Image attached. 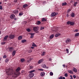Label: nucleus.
Listing matches in <instances>:
<instances>
[{
  "label": "nucleus",
  "mask_w": 79,
  "mask_h": 79,
  "mask_svg": "<svg viewBox=\"0 0 79 79\" xmlns=\"http://www.w3.org/2000/svg\"><path fill=\"white\" fill-rule=\"evenodd\" d=\"M62 79H65V77H63L62 78Z\"/></svg>",
  "instance_id": "63"
},
{
  "label": "nucleus",
  "mask_w": 79,
  "mask_h": 79,
  "mask_svg": "<svg viewBox=\"0 0 79 79\" xmlns=\"http://www.w3.org/2000/svg\"><path fill=\"white\" fill-rule=\"evenodd\" d=\"M3 58H6V56L4 55L3 57Z\"/></svg>",
  "instance_id": "52"
},
{
  "label": "nucleus",
  "mask_w": 79,
  "mask_h": 79,
  "mask_svg": "<svg viewBox=\"0 0 79 79\" xmlns=\"http://www.w3.org/2000/svg\"><path fill=\"white\" fill-rule=\"evenodd\" d=\"M42 21H47V19H45L44 18H43L42 19Z\"/></svg>",
  "instance_id": "26"
},
{
  "label": "nucleus",
  "mask_w": 79,
  "mask_h": 79,
  "mask_svg": "<svg viewBox=\"0 0 79 79\" xmlns=\"http://www.w3.org/2000/svg\"><path fill=\"white\" fill-rule=\"evenodd\" d=\"M59 35H60V34L58 33V34H57L55 35V37H58Z\"/></svg>",
  "instance_id": "23"
},
{
  "label": "nucleus",
  "mask_w": 79,
  "mask_h": 79,
  "mask_svg": "<svg viewBox=\"0 0 79 79\" xmlns=\"http://www.w3.org/2000/svg\"><path fill=\"white\" fill-rule=\"evenodd\" d=\"M10 17L11 19H14L15 17V15L14 14H12L10 16Z\"/></svg>",
  "instance_id": "8"
},
{
  "label": "nucleus",
  "mask_w": 79,
  "mask_h": 79,
  "mask_svg": "<svg viewBox=\"0 0 79 79\" xmlns=\"http://www.w3.org/2000/svg\"><path fill=\"white\" fill-rule=\"evenodd\" d=\"M63 67H65V64L63 65Z\"/></svg>",
  "instance_id": "60"
},
{
  "label": "nucleus",
  "mask_w": 79,
  "mask_h": 79,
  "mask_svg": "<svg viewBox=\"0 0 79 79\" xmlns=\"http://www.w3.org/2000/svg\"><path fill=\"white\" fill-rule=\"evenodd\" d=\"M44 29V27H41L40 30H43Z\"/></svg>",
  "instance_id": "41"
},
{
  "label": "nucleus",
  "mask_w": 79,
  "mask_h": 79,
  "mask_svg": "<svg viewBox=\"0 0 79 79\" xmlns=\"http://www.w3.org/2000/svg\"><path fill=\"white\" fill-rule=\"evenodd\" d=\"M30 52H29V53H31V52H32V51L31 50H30Z\"/></svg>",
  "instance_id": "55"
},
{
  "label": "nucleus",
  "mask_w": 79,
  "mask_h": 79,
  "mask_svg": "<svg viewBox=\"0 0 79 79\" xmlns=\"http://www.w3.org/2000/svg\"><path fill=\"white\" fill-rule=\"evenodd\" d=\"M33 31L36 32V33H39V31H38V28L37 27L33 28Z\"/></svg>",
  "instance_id": "2"
},
{
  "label": "nucleus",
  "mask_w": 79,
  "mask_h": 79,
  "mask_svg": "<svg viewBox=\"0 0 79 79\" xmlns=\"http://www.w3.org/2000/svg\"><path fill=\"white\" fill-rule=\"evenodd\" d=\"M21 70V69H20V68L19 67H18L17 69L16 70V71L17 72H18L19 71H20V70Z\"/></svg>",
  "instance_id": "17"
},
{
  "label": "nucleus",
  "mask_w": 79,
  "mask_h": 79,
  "mask_svg": "<svg viewBox=\"0 0 79 79\" xmlns=\"http://www.w3.org/2000/svg\"><path fill=\"white\" fill-rule=\"evenodd\" d=\"M25 61V60L24 59H22L20 60V61L22 63H23V62H24Z\"/></svg>",
  "instance_id": "25"
},
{
  "label": "nucleus",
  "mask_w": 79,
  "mask_h": 79,
  "mask_svg": "<svg viewBox=\"0 0 79 79\" xmlns=\"http://www.w3.org/2000/svg\"><path fill=\"white\" fill-rule=\"evenodd\" d=\"M18 13V10H16L13 11L14 14H17Z\"/></svg>",
  "instance_id": "11"
},
{
  "label": "nucleus",
  "mask_w": 79,
  "mask_h": 79,
  "mask_svg": "<svg viewBox=\"0 0 79 79\" xmlns=\"http://www.w3.org/2000/svg\"><path fill=\"white\" fill-rule=\"evenodd\" d=\"M74 32H78V30L76 29L75 30Z\"/></svg>",
  "instance_id": "51"
},
{
  "label": "nucleus",
  "mask_w": 79,
  "mask_h": 79,
  "mask_svg": "<svg viewBox=\"0 0 79 79\" xmlns=\"http://www.w3.org/2000/svg\"><path fill=\"white\" fill-rule=\"evenodd\" d=\"M8 37V35L6 36L4 38V40H6L7 38Z\"/></svg>",
  "instance_id": "28"
},
{
  "label": "nucleus",
  "mask_w": 79,
  "mask_h": 79,
  "mask_svg": "<svg viewBox=\"0 0 79 79\" xmlns=\"http://www.w3.org/2000/svg\"><path fill=\"white\" fill-rule=\"evenodd\" d=\"M27 32H30L31 31V30L29 28L27 29Z\"/></svg>",
  "instance_id": "39"
},
{
  "label": "nucleus",
  "mask_w": 79,
  "mask_h": 79,
  "mask_svg": "<svg viewBox=\"0 0 79 79\" xmlns=\"http://www.w3.org/2000/svg\"><path fill=\"white\" fill-rule=\"evenodd\" d=\"M9 37L10 39H12L14 38L15 37V36L14 35H9Z\"/></svg>",
  "instance_id": "5"
},
{
  "label": "nucleus",
  "mask_w": 79,
  "mask_h": 79,
  "mask_svg": "<svg viewBox=\"0 0 79 79\" xmlns=\"http://www.w3.org/2000/svg\"><path fill=\"white\" fill-rule=\"evenodd\" d=\"M2 60V58L0 57V61H1Z\"/></svg>",
  "instance_id": "64"
},
{
  "label": "nucleus",
  "mask_w": 79,
  "mask_h": 79,
  "mask_svg": "<svg viewBox=\"0 0 79 79\" xmlns=\"http://www.w3.org/2000/svg\"><path fill=\"white\" fill-rule=\"evenodd\" d=\"M30 61H31V59H29V60H27V62L28 63H30Z\"/></svg>",
  "instance_id": "49"
},
{
  "label": "nucleus",
  "mask_w": 79,
  "mask_h": 79,
  "mask_svg": "<svg viewBox=\"0 0 79 79\" xmlns=\"http://www.w3.org/2000/svg\"><path fill=\"white\" fill-rule=\"evenodd\" d=\"M75 23L74 22H71V23H70L71 26H73L74 24H75Z\"/></svg>",
  "instance_id": "20"
},
{
  "label": "nucleus",
  "mask_w": 79,
  "mask_h": 79,
  "mask_svg": "<svg viewBox=\"0 0 79 79\" xmlns=\"http://www.w3.org/2000/svg\"><path fill=\"white\" fill-rule=\"evenodd\" d=\"M66 44H68V43H70L71 42V39H68L65 41Z\"/></svg>",
  "instance_id": "6"
},
{
  "label": "nucleus",
  "mask_w": 79,
  "mask_h": 79,
  "mask_svg": "<svg viewBox=\"0 0 79 79\" xmlns=\"http://www.w3.org/2000/svg\"><path fill=\"white\" fill-rule=\"evenodd\" d=\"M45 75V72H43L40 73V76L42 77H43Z\"/></svg>",
  "instance_id": "10"
},
{
  "label": "nucleus",
  "mask_w": 79,
  "mask_h": 79,
  "mask_svg": "<svg viewBox=\"0 0 79 79\" xmlns=\"http://www.w3.org/2000/svg\"><path fill=\"white\" fill-rule=\"evenodd\" d=\"M2 9H3L2 6H0V10H2Z\"/></svg>",
  "instance_id": "46"
},
{
  "label": "nucleus",
  "mask_w": 79,
  "mask_h": 79,
  "mask_svg": "<svg viewBox=\"0 0 79 79\" xmlns=\"http://www.w3.org/2000/svg\"><path fill=\"white\" fill-rule=\"evenodd\" d=\"M67 5V3L66 2L62 3V6H65V5Z\"/></svg>",
  "instance_id": "21"
},
{
  "label": "nucleus",
  "mask_w": 79,
  "mask_h": 79,
  "mask_svg": "<svg viewBox=\"0 0 79 79\" xmlns=\"http://www.w3.org/2000/svg\"><path fill=\"white\" fill-rule=\"evenodd\" d=\"M35 71V70H31L30 72H29V73H33Z\"/></svg>",
  "instance_id": "36"
},
{
  "label": "nucleus",
  "mask_w": 79,
  "mask_h": 79,
  "mask_svg": "<svg viewBox=\"0 0 79 79\" xmlns=\"http://www.w3.org/2000/svg\"><path fill=\"white\" fill-rule=\"evenodd\" d=\"M71 11V9H69V10H68L69 12V11Z\"/></svg>",
  "instance_id": "53"
},
{
  "label": "nucleus",
  "mask_w": 79,
  "mask_h": 79,
  "mask_svg": "<svg viewBox=\"0 0 79 79\" xmlns=\"http://www.w3.org/2000/svg\"><path fill=\"white\" fill-rule=\"evenodd\" d=\"M78 3L77 2H75L73 4V6H76L77 5V4Z\"/></svg>",
  "instance_id": "24"
},
{
  "label": "nucleus",
  "mask_w": 79,
  "mask_h": 79,
  "mask_svg": "<svg viewBox=\"0 0 79 79\" xmlns=\"http://www.w3.org/2000/svg\"><path fill=\"white\" fill-rule=\"evenodd\" d=\"M33 68V66H30L28 67V69L30 70V69H32Z\"/></svg>",
  "instance_id": "13"
},
{
  "label": "nucleus",
  "mask_w": 79,
  "mask_h": 79,
  "mask_svg": "<svg viewBox=\"0 0 79 79\" xmlns=\"http://www.w3.org/2000/svg\"><path fill=\"white\" fill-rule=\"evenodd\" d=\"M9 60H8V59H6L5 60V61L6 63H8V62Z\"/></svg>",
  "instance_id": "38"
},
{
  "label": "nucleus",
  "mask_w": 79,
  "mask_h": 79,
  "mask_svg": "<svg viewBox=\"0 0 79 79\" xmlns=\"http://www.w3.org/2000/svg\"><path fill=\"white\" fill-rule=\"evenodd\" d=\"M6 73L7 75H11L13 74L14 73L17 76H19L20 74V73L17 72H14L13 69H9L6 70Z\"/></svg>",
  "instance_id": "1"
},
{
  "label": "nucleus",
  "mask_w": 79,
  "mask_h": 79,
  "mask_svg": "<svg viewBox=\"0 0 79 79\" xmlns=\"http://www.w3.org/2000/svg\"><path fill=\"white\" fill-rule=\"evenodd\" d=\"M43 67L44 68H46V65L45 64H44L43 65Z\"/></svg>",
  "instance_id": "42"
},
{
  "label": "nucleus",
  "mask_w": 79,
  "mask_h": 79,
  "mask_svg": "<svg viewBox=\"0 0 79 79\" xmlns=\"http://www.w3.org/2000/svg\"><path fill=\"white\" fill-rule=\"evenodd\" d=\"M56 15H57V13L55 12H53L51 14L50 16L52 17H53V16H55Z\"/></svg>",
  "instance_id": "3"
},
{
  "label": "nucleus",
  "mask_w": 79,
  "mask_h": 79,
  "mask_svg": "<svg viewBox=\"0 0 79 79\" xmlns=\"http://www.w3.org/2000/svg\"><path fill=\"white\" fill-rule=\"evenodd\" d=\"M53 37H54V35H52L50 37V39H52L53 38Z\"/></svg>",
  "instance_id": "30"
},
{
  "label": "nucleus",
  "mask_w": 79,
  "mask_h": 79,
  "mask_svg": "<svg viewBox=\"0 0 79 79\" xmlns=\"http://www.w3.org/2000/svg\"><path fill=\"white\" fill-rule=\"evenodd\" d=\"M73 77L74 78V79H75V78L76 77V76L75 75H73Z\"/></svg>",
  "instance_id": "48"
},
{
  "label": "nucleus",
  "mask_w": 79,
  "mask_h": 79,
  "mask_svg": "<svg viewBox=\"0 0 79 79\" xmlns=\"http://www.w3.org/2000/svg\"><path fill=\"white\" fill-rule=\"evenodd\" d=\"M49 61H50V60H51V61H52V60H51L52 59L51 58H49Z\"/></svg>",
  "instance_id": "62"
},
{
  "label": "nucleus",
  "mask_w": 79,
  "mask_h": 79,
  "mask_svg": "<svg viewBox=\"0 0 79 79\" xmlns=\"http://www.w3.org/2000/svg\"><path fill=\"white\" fill-rule=\"evenodd\" d=\"M22 38H23V36H19L18 37V40H21V39H22Z\"/></svg>",
  "instance_id": "16"
},
{
  "label": "nucleus",
  "mask_w": 79,
  "mask_h": 79,
  "mask_svg": "<svg viewBox=\"0 0 79 79\" xmlns=\"http://www.w3.org/2000/svg\"><path fill=\"white\" fill-rule=\"evenodd\" d=\"M68 71L69 73H70V74H73V72L71 70H68Z\"/></svg>",
  "instance_id": "14"
},
{
  "label": "nucleus",
  "mask_w": 79,
  "mask_h": 79,
  "mask_svg": "<svg viewBox=\"0 0 79 79\" xmlns=\"http://www.w3.org/2000/svg\"><path fill=\"white\" fill-rule=\"evenodd\" d=\"M43 61H44V59H41L39 60L38 63V64H40V63H41L42 62H43Z\"/></svg>",
  "instance_id": "9"
},
{
  "label": "nucleus",
  "mask_w": 79,
  "mask_h": 79,
  "mask_svg": "<svg viewBox=\"0 0 79 79\" xmlns=\"http://www.w3.org/2000/svg\"><path fill=\"white\" fill-rule=\"evenodd\" d=\"M79 33H77L75 35V37H77V36H79Z\"/></svg>",
  "instance_id": "29"
},
{
  "label": "nucleus",
  "mask_w": 79,
  "mask_h": 79,
  "mask_svg": "<svg viewBox=\"0 0 79 79\" xmlns=\"http://www.w3.org/2000/svg\"><path fill=\"white\" fill-rule=\"evenodd\" d=\"M70 77L71 79L73 78V76H72V75H70Z\"/></svg>",
  "instance_id": "56"
},
{
  "label": "nucleus",
  "mask_w": 79,
  "mask_h": 79,
  "mask_svg": "<svg viewBox=\"0 0 79 79\" xmlns=\"http://www.w3.org/2000/svg\"><path fill=\"white\" fill-rule=\"evenodd\" d=\"M45 68H47V69H48V67L46 66V67Z\"/></svg>",
  "instance_id": "59"
},
{
  "label": "nucleus",
  "mask_w": 79,
  "mask_h": 79,
  "mask_svg": "<svg viewBox=\"0 0 79 79\" xmlns=\"http://www.w3.org/2000/svg\"><path fill=\"white\" fill-rule=\"evenodd\" d=\"M59 79H63V77L60 76V77L59 78Z\"/></svg>",
  "instance_id": "47"
},
{
  "label": "nucleus",
  "mask_w": 79,
  "mask_h": 79,
  "mask_svg": "<svg viewBox=\"0 0 79 79\" xmlns=\"http://www.w3.org/2000/svg\"><path fill=\"white\" fill-rule=\"evenodd\" d=\"M26 42V40H23L22 41V43H24V42Z\"/></svg>",
  "instance_id": "35"
},
{
  "label": "nucleus",
  "mask_w": 79,
  "mask_h": 79,
  "mask_svg": "<svg viewBox=\"0 0 79 79\" xmlns=\"http://www.w3.org/2000/svg\"><path fill=\"white\" fill-rule=\"evenodd\" d=\"M6 43V42H3L1 43V44L2 45H5Z\"/></svg>",
  "instance_id": "43"
},
{
  "label": "nucleus",
  "mask_w": 79,
  "mask_h": 79,
  "mask_svg": "<svg viewBox=\"0 0 79 79\" xmlns=\"http://www.w3.org/2000/svg\"><path fill=\"white\" fill-rule=\"evenodd\" d=\"M34 75V73H30L29 74V77H33Z\"/></svg>",
  "instance_id": "4"
},
{
  "label": "nucleus",
  "mask_w": 79,
  "mask_h": 79,
  "mask_svg": "<svg viewBox=\"0 0 79 79\" xmlns=\"http://www.w3.org/2000/svg\"><path fill=\"white\" fill-rule=\"evenodd\" d=\"M74 16H75L74 15V13H72L71 15V16H72V17H74Z\"/></svg>",
  "instance_id": "22"
},
{
  "label": "nucleus",
  "mask_w": 79,
  "mask_h": 79,
  "mask_svg": "<svg viewBox=\"0 0 79 79\" xmlns=\"http://www.w3.org/2000/svg\"><path fill=\"white\" fill-rule=\"evenodd\" d=\"M66 16L67 17H69V15H68V14L66 15Z\"/></svg>",
  "instance_id": "54"
},
{
  "label": "nucleus",
  "mask_w": 79,
  "mask_h": 79,
  "mask_svg": "<svg viewBox=\"0 0 79 79\" xmlns=\"http://www.w3.org/2000/svg\"><path fill=\"white\" fill-rule=\"evenodd\" d=\"M46 52H43L42 54H41V56H44L45 55V54L46 53Z\"/></svg>",
  "instance_id": "27"
},
{
  "label": "nucleus",
  "mask_w": 79,
  "mask_h": 79,
  "mask_svg": "<svg viewBox=\"0 0 79 79\" xmlns=\"http://www.w3.org/2000/svg\"><path fill=\"white\" fill-rule=\"evenodd\" d=\"M32 46L33 47H36V45L34 43H33V44H32Z\"/></svg>",
  "instance_id": "33"
},
{
  "label": "nucleus",
  "mask_w": 79,
  "mask_h": 79,
  "mask_svg": "<svg viewBox=\"0 0 79 79\" xmlns=\"http://www.w3.org/2000/svg\"><path fill=\"white\" fill-rule=\"evenodd\" d=\"M71 21H68V22H67V24H71Z\"/></svg>",
  "instance_id": "32"
},
{
  "label": "nucleus",
  "mask_w": 79,
  "mask_h": 79,
  "mask_svg": "<svg viewBox=\"0 0 79 79\" xmlns=\"http://www.w3.org/2000/svg\"><path fill=\"white\" fill-rule=\"evenodd\" d=\"M9 49L10 52H11L13 50V47L9 48Z\"/></svg>",
  "instance_id": "12"
},
{
  "label": "nucleus",
  "mask_w": 79,
  "mask_h": 79,
  "mask_svg": "<svg viewBox=\"0 0 79 79\" xmlns=\"http://www.w3.org/2000/svg\"><path fill=\"white\" fill-rule=\"evenodd\" d=\"M29 34L31 35L30 38L32 39L34 36V33H30Z\"/></svg>",
  "instance_id": "7"
},
{
  "label": "nucleus",
  "mask_w": 79,
  "mask_h": 79,
  "mask_svg": "<svg viewBox=\"0 0 79 79\" xmlns=\"http://www.w3.org/2000/svg\"><path fill=\"white\" fill-rule=\"evenodd\" d=\"M23 15V13L22 12L20 13L19 14V16H22V15Z\"/></svg>",
  "instance_id": "37"
},
{
  "label": "nucleus",
  "mask_w": 79,
  "mask_h": 79,
  "mask_svg": "<svg viewBox=\"0 0 79 79\" xmlns=\"http://www.w3.org/2000/svg\"><path fill=\"white\" fill-rule=\"evenodd\" d=\"M39 71H44V70L42 69H38Z\"/></svg>",
  "instance_id": "45"
},
{
  "label": "nucleus",
  "mask_w": 79,
  "mask_h": 79,
  "mask_svg": "<svg viewBox=\"0 0 79 79\" xmlns=\"http://www.w3.org/2000/svg\"><path fill=\"white\" fill-rule=\"evenodd\" d=\"M50 76H53V72H51L50 73Z\"/></svg>",
  "instance_id": "34"
},
{
  "label": "nucleus",
  "mask_w": 79,
  "mask_h": 79,
  "mask_svg": "<svg viewBox=\"0 0 79 79\" xmlns=\"http://www.w3.org/2000/svg\"><path fill=\"white\" fill-rule=\"evenodd\" d=\"M15 54H16V51L14 50L13 52L12 55L13 56H15Z\"/></svg>",
  "instance_id": "15"
},
{
  "label": "nucleus",
  "mask_w": 79,
  "mask_h": 79,
  "mask_svg": "<svg viewBox=\"0 0 79 79\" xmlns=\"http://www.w3.org/2000/svg\"><path fill=\"white\" fill-rule=\"evenodd\" d=\"M68 73H65L64 74V76H65V77H68Z\"/></svg>",
  "instance_id": "40"
},
{
  "label": "nucleus",
  "mask_w": 79,
  "mask_h": 79,
  "mask_svg": "<svg viewBox=\"0 0 79 79\" xmlns=\"http://www.w3.org/2000/svg\"><path fill=\"white\" fill-rule=\"evenodd\" d=\"M18 1L17 0H14V3H16Z\"/></svg>",
  "instance_id": "50"
},
{
  "label": "nucleus",
  "mask_w": 79,
  "mask_h": 79,
  "mask_svg": "<svg viewBox=\"0 0 79 79\" xmlns=\"http://www.w3.org/2000/svg\"><path fill=\"white\" fill-rule=\"evenodd\" d=\"M66 51H67V53H69V49H66Z\"/></svg>",
  "instance_id": "44"
},
{
  "label": "nucleus",
  "mask_w": 79,
  "mask_h": 79,
  "mask_svg": "<svg viewBox=\"0 0 79 79\" xmlns=\"http://www.w3.org/2000/svg\"><path fill=\"white\" fill-rule=\"evenodd\" d=\"M73 71L74 72H77V70L75 68H73Z\"/></svg>",
  "instance_id": "18"
},
{
  "label": "nucleus",
  "mask_w": 79,
  "mask_h": 79,
  "mask_svg": "<svg viewBox=\"0 0 79 79\" xmlns=\"http://www.w3.org/2000/svg\"><path fill=\"white\" fill-rule=\"evenodd\" d=\"M27 6H28V5H27V4H24L23 6V7L24 8H26V7H27Z\"/></svg>",
  "instance_id": "19"
},
{
  "label": "nucleus",
  "mask_w": 79,
  "mask_h": 79,
  "mask_svg": "<svg viewBox=\"0 0 79 79\" xmlns=\"http://www.w3.org/2000/svg\"><path fill=\"white\" fill-rule=\"evenodd\" d=\"M41 23L40 21H38L36 23V24H37L38 25H39V24H40Z\"/></svg>",
  "instance_id": "31"
},
{
  "label": "nucleus",
  "mask_w": 79,
  "mask_h": 79,
  "mask_svg": "<svg viewBox=\"0 0 79 79\" xmlns=\"http://www.w3.org/2000/svg\"><path fill=\"white\" fill-rule=\"evenodd\" d=\"M17 20V19H16V18H15L14 19V20H15V21H16V20Z\"/></svg>",
  "instance_id": "61"
},
{
  "label": "nucleus",
  "mask_w": 79,
  "mask_h": 79,
  "mask_svg": "<svg viewBox=\"0 0 79 79\" xmlns=\"http://www.w3.org/2000/svg\"><path fill=\"white\" fill-rule=\"evenodd\" d=\"M31 48H32V49H33V48H34V47H31Z\"/></svg>",
  "instance_id": "58"
},
{
  "label": "nucleus",
  "mask_w": 79,
  "mask_h": 79,
  "mask_svg": "<svg viewBox=\"0 0 79 79\" xmlns=\"http://www.w3.org/2000/svg\"><path fill=\"white\" fill-rule=\"evenodd\" d=\"M56 31H57V30H54L53 31L54 32H56Z\"/></svg>",
  "instance_id": "57"
}]
</instances>
